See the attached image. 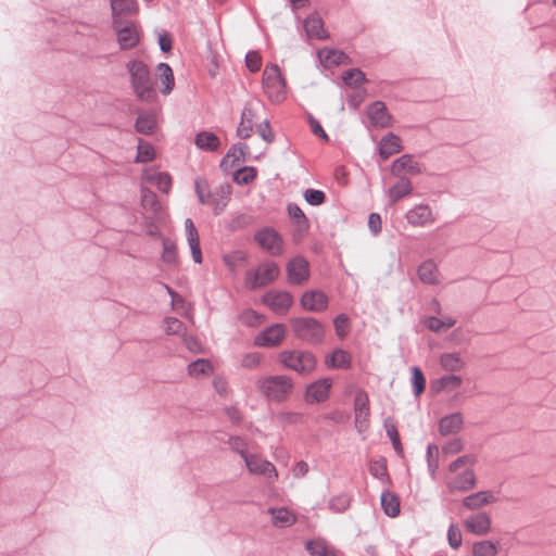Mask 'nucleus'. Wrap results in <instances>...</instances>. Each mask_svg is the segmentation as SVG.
Instances as JSON below:
<instances>
[{"mask_svg": "<svg viewBox=\"0 0 556 556\" xmlns=\"http://www.w3.org/2000/svg\"><path fill=\"white\" fill-rule=\"evenodd\" d=\"M319 58H321L327 65H339L348 59L345 53L338 50H324L319 52Z\"/></svg>", "mask_w": 556, "mask_h": 556, "instance_id": "8fccbe9b", "label": "nucleus"}, {"mask_svg": "<svg viewBox=\"0 0 556 556\" xmlns=\"http://www.w3.org/2000/svg\"><path fill=\"white\" fill-rule=\"evenodd\" d=\"M247 260V254L242 251H232L223 256V261L225 265L228 267L230 271H236L238 265L244 263Z\"/></svg>", "mask_w": 556, "mask_h": 556, "instance_id": "de8ad7c7", "label": "nucleus"}, {"mask_svg": "<svg viewBox=\"0 0 556 556\" xmlns=\"http://www.w3.org/2000/svg\"><path fill=\"white\" fill-rule=\"evenodd\" d=\"M243 460L251 473L265 476L269 481H274L278 478V472L275 466L258 455L249 454Z\"/></svg>", "mask_w": 556, "mask_h": 556, "instance_id": "ddd939ff", "label": "nucleus"}, {"mask_svg": "<svg viewBox=\"0 0 556 556\" xmlns=\"http://www.w3.org/2000/svg\"><path fill=\"white\" fill-rule=\"evenodd\" d=\"M194 188L199 202L212 206L215 214L224 211L231 194L230 185L222 184L210 190L207 181L200 178L195 180Z\"/></svg>", "mask_w": 556, "mask_h": 556, "instance_id": "f257e3e1", "label": "nucleus"}, {"mask_svg": "<svg viewBox=\"0 0 556 556\" xmlns=\"http://www.w3.org/2000/svg\"><path fill=\"white\" fill-rule=\"evenodd\" d=\"M198 148L206 151H214L219 146V139L213 132L202 131L195 136L194 140Z\"/></svg>", "mask_w": 556, "mask_h": 556, "instance_id": "72a5a7b5", "label": "nucleus"}, {"mask_svg": "<svg viewBox=\"0 0 556 556\" xmlns=\"http://www.w3.org/2000/svg\"><path fill=\"white\" fill-rule=\"evenodd\" d=\"M157 73L161 79V83L164 85L163 93H169L175 85L174 74L170 66L166 63H160L157 66Z\"/></svg>", "mask_w": 556, "mask_h": 556, "instance_id": "4c0bfd02", "label": "nucleus"}, {"mask_svg": "<svg viewBox=\"0 0 556 556\" xmlns=\"http://www.w3.org/2000/svg\"><path fill=\"white\" fill-rule=\"evenodd\" d=\"M402 150L401 140L399 136L393 132H389L383 136L379 143V154L382 160H387L392 154H395Z\"/></svg>", "mask_w": 556, "mask_h": 556, "instance_id": "a878e982", "label": "nucleus"}, {"mask_svg": "<svg viewBox=\"0 0 556 556\" xmlns=\"http://www.w3.org/2000/svg\"><path fill=\"white\" fill-rule=\"evenodd\" d=\"M154 148L150 143L143 140H139L136 161L140 163H147L154 160Z\"/></svg>", "mask_w": 556, "mask_h": 556, "instance_id": "09e8293b", "label": "nucleus"}, {"mask_svg": "<svg viewBox=\"0 0 556 556\" xmlns=\"http://www.w3.org/2000/svg\"><path fill=\"white\" fill-rule=\"evenodd\" d=\"M113 21L121 14H131L137 9L136 0H111Z\"/></svg>", "mask_w": 556, "mask_h": 556, "instance_id": "f704fd0d", "label": "nucleus"}, {"mask_svg": "<svg viewBox=\"0 0 556 556\" xmlns=\"http://www.w3.org/2000/svg\"><path fill=\"white\" fill-rule=\"evenodd\" d=\"M257 388L263 395L274 402H282L288 399L293 390L291 378L282 375L269 376L257 381Z\"/></svg>", "mask_w": 556, "mask_h": 556, "instance_id": "7ed1b4c3", "label": "nucleus"}, {"mask_svg": "<svg viewBox=\"0 0 556 556\" xmlns=\"http://www.w3.org/2000/svg\"><path fill=\"white\" fill-rule=\"evenodd\" d=\"M263 89L271 102L279 103L286 98V83L277 65H267L263 73Z\"/></svg>", "mask_w": 556, "mask_h": 556, "instance_id": "423d86ee", "label": "nucleus"}, {"mask_svg": "<svg viewBox=\"0 0 556 556\" xmlns=\"http://www.w3.org/2000/svg\"><path fill=\"white\" fill-rule=\"evenodd\" d=\"M256 177L254 167H243L233 174V181L238 185H248Z\"/></svg>", "mask_w": 556, "mask_h": 556, "instance_id": "3c124183", "label": "nucleus"}, {"mask_svg": "<svg viewBox=\"0 0 556 556\" xmlns=\"http://www.w3.org/2000/svg\"><path fill=\"white\" fill-rule=\"evenodd\" d=\"M213 370L211 363L207 359L200 358L189 364L188 372L192 377H199L201 375H208Z\"/></svg>", "mask_w": 556, "mask_h": 556, "instance_id": "c03bdc74", "label": "nucleus"}, {"mask_svg": "<svg viewBox=\"0 0 556 556\" xmlns=\"http://www.w3.org/2000/svg\"><path fill=\"white\" fill-rule=\"evenodd\" d=\"M325 364L332 369H346L351 367V355L342 349H337L326 357Z\"/></svg>", "mask_w": 556, "mask_h": 556, "instance_id": "cd10ccee", "label": "nucleus"}, {"mask_svg": "<svg viewBox=\"0 0 556 556\" xmlns=\"http://www.w3.org/2000/svg\"><path fill=\"white\" fill-rule=\"evenodd\" d=\"M495 502L496 497L491 491H479L465 496L462 500V506L469 510H477Z\"/></svg>", "mask_w": 556, "mask_h": 556, "instance_id": "5701e85b", "label": "nucleus"}, {"mask_svg": "<svg viewBox=\"0 0 556 556\" xmlns=\"http://www.w3.org/2000/svg\"><path fill=\"white\" fill-rule=\"evenodd\" d=\"M279 276V268L274 262H265L254 270L245 273L244 285L250 290L266 287L274 282Z\"/></svg>", "mask_w": 556, "mask_h": 556, "instance_id": "0eeeda50", "label": "nucleus"}, {"mask_svg": "<svg viewBox=\"0 0 556 556\" xmlns=\"http://www.w3.org/2000/svg\"><path fill=\"white\" fill-rule=\"evenodd\" d=\"M287 276L291 285H303L309 278L308 262L302 256L290 260L287 264Z\"/></svg>", "mask_w": 556, "mask_h": 556, "instance_id": "f8f14e48", "label": "nucleus"}, {"mask_svg": "<svg viewBox=\"0 0 556 556\" xmlns=\"http://www.w3.org/2000/svg\"><path fill=\"white\" fill-rule=\"evenodd\" d=\"M355 428L359 433L368 429L369 424V400L365 392H358L354 401Z\"/></svg>", "mask_w": 556, "mask_h": 556, "instance_id": "dca6fc26", "label": "nucleus"}, {"mask_svg": "<svg viewBox=\"0 0 556 556\" xmlns=\"http://www.w3.org/2000/svg\"><path fill=\"white\" fill-rule=\"evenodd\" d=\"M304 199L309 205L318 206L326 201V195L321 190L306 189L304 191Z\"/></svg>", "mask_w": 556, "mask_h": 556, "instance_id": "6e6d98bb", "label": "nucleus"}, {"mask_svg": "<svg viewBox=\"0 0 556 556\" xmlns=\"http://www.w3.org/2000/svg\"><path fill=\"white\" fill-rule=\"evenodd\" d=\"M342 79L345 85L356 87L365 81V75L361 70L352 68L343 74Z\"/></svg>", "mask_w": 556, "mask_h": 556, "instance_id": "864d4df0", "label": "nucleus"}, {"mask_svg": "<svg viewBox=\"0 0 556 556\" xmlns=\"http://www.w3.org/2000/svg\"><path fill=\"white\" fill-rule=\"evenodd\" d=\"M440 365L446 371H459L465 367V362L459 353H444L440 356Z\"/></svg>", "mask_w": 556, "mask_h": 556, "instance_id": "2f4dec72", "label": "nucleus"}, {"mask_svg": "<svg viewBox=\"0 0 556 556\" xmlns=\"http://www.w3.org/2000/svg\"><path fill=\"white\" fill-rule=\"evenodd\" d=\"M391 175L396 178H408L421 173L420 164L410 154H403L395 159L390 168Z\"/></svg>", "mask_w": 556, "mask_h": 556, "instance_id": "9b49d317", "label": "nucleus"}, {"mask_svg": "<svg viewBox=\"0 0 556 556\" xmlns=\"http://www.w3.org/2000/svg\"><path fill=\"white\" fill-rule=\"evenodd\" d=\"M351 504V497L348 494H339L333 496L328 502V507L336 514L345 511Z\"/></svg>", "mask_w": 556, "mask_h": 556, "instance_id": "49530a36", "label": "nucleus"}, {"mask_svg": "<svg viewBox=\"0 0 556 556\" xmlns=\"http://www.w3.org/2000/svg\"><path fill=\"white\" fill-rule=\"evenodd\" d=\"M268 513L273 517L274 525L280 528L290 527L296 521L295 515L286 507L269 508Z\"/></svg>", "mask_w": 556, "mask_h": 556, "instance_id": "c756f323", "label": "nucleus"}, {"mask_svg": "<svg viewBox=\"0 0 556 556\" xmlns=\"http://www.w3.org/2000/svg\"><path fill=\"white\" fill-rule=\"evenodd\" d=\"M141 205L143 210L151 213V217H157L161 211V203L154 192L149 189H141Z\"/></svg>", "mask_w": 556, "mask_h": 556, "instance_id": "7c9ffc66", "label": "nucleus"}, {"mask_svg": "<svg viewBox=\"0 0 556 556\" xmlns=\"http://www.w3.org/2000/svg\"><path fill=\"white\" fill-rule=\"evenodd\" d=\"M288 213L291 218L295 220L298 226L302 229H306L308 227V220L303 213V211L296 205V204H289L288 205Z\"/></svg>", "mask_w": 556, "mask_h": 556, "instance_id": "5fc2aeb1", "label": "nucleus"}, {"mask_svg": "<svg viewBox=\"0 0 556 556\" xmlns=\"http://www.w3.org/2000/svg\"><path fill=\"white\" fill-rule=\"evenodd\" d=\"M261 105L258 101L248 102L241 113V121L237 127V135L242 139L251 136L253 130V122L257 108Z\"/></svg>", "mask_w": 556, "mask_h": 556, "instance_id": "a211bd4d", "label": "nucleus"}, {"mask_svg": "<svg viewBox=\"0 0 556 556\" xmlns=\"http://www.w3.org/2000/svg\"><path fill=\"white\" fill-rule=\"evenodd\" d=\"M127 70L131 87L138 99L151 101L154 98V91L149 67L142 61L132 60L127 63Z\"/></svg>", "mask_w": 556, "mask_h": 556, "instance_id": "f03ea898", "label": "nucleus"}, {"mask_svg": "<svg viewBox=\"0 0 556 556\" xmlns=\"http://www.w3.org/2000/svg\"><path fill=\"white\" fill-rule=\"evenodd\" d=\"M477 478L472 468H467L446 481L450 492H468L476 488Z\"/></svg>", "mask_w": 556, "mask_h": 556, "instance_id": "4468645a", "label": "nucleus"}, {"mask_svg": "<svg viewBox=\"0 0 556 556\" xmlns=\"http://www.w3.org/2000/svg\"><path fill=\"white\" fill-rule=\"evenodd\" d=\"M427 466L430 477L434 480L439 469V447L435 444H429L426 452Z\"/></svg>", "mask_w": 556, "mask_h": 556, "instance_id": "58836bf2", "label": "nucleus"}, {"mask_svg": "<svg viewBox=\"0 0 556 556\" xmlns=\"http://www.w3.org/2000/svg\"><path fill=\"white\" fill-rule=\"evenodd\" d=\"M405 218L413 227H427L435 222V216L427 204L415 205L406 213Z\"/></svg>", "mask_w": 556, "mask_h": 556, "instance_id": "2eb2a0df", "label": "nucleus"}, {"mask_svg": "<svg viewBox=\"0 0 556 556\" xmlns=\"http://www.w3.org/2000/svg\"><path fill=\"white\" fill-rule=\"evenodd\" d=\"M113 27L117 34V42L122 50H128L138 45L140 35L134 23H123L119 18H115Z\"/></svg>", "mask_w": 556, "mask_h": 556, "instance_id": "1a4fd4ad", "label": "nucleus"}, {"mask_svg": "<svg viewBox=\"0 0 556 556\" xmlns=\"http://www.w3.org/2000/svg\"><path fill=\"white\" fill-rule=\"evenodd\" d=\"M291 328L298 339L308 344H318L324 341V326L313 317L293 318Z\"/></svg>", "mask_w": 556, "mask_h": 556, "instance_id": "20e7f679", "label": "nucleus"}, {"mask_svg": "<svg viewBox=\"0 0 556 556\" xmlns=\"http://www.w3.org/2000/svg\"><path fill=\"white\" fill-rule=\"evenodd\" d=\"M332 380L330 378L314 381L306 388L305 400L307 403H320L328 399Z\"/></svg>", "mask_w": 556, "mask_h": 556, "instance_id": "aec40b11", "label": "nucleus"}, {"mask_svg": "<svg viewBox=\"0 0 556 556\" xmlns=\"http://www.w3.org/2000/svg\"><path fill=\"white\" fill-rule=\"evenodd\" d=\"M448 544L453 548H458L462 545V531L458 526L452 523L447 530Z\"/></svg>", "mask_w": 556, "mask_h": 556, "instance_id": "052dcab7", "label": "nucleus"}, {"mask_svg": "<svg viewBox=\"0 0 556 556\" xmlns=\"http://www.w3.org/2000/svg\"><path fill=\"white\" fill-rule=\"evenodd\" d=\"M463 416L459 413H454L443 417L439 422V431L442 435L454 434L463 427Z\"/></svg>", "mask_w": 556, "mask_h": 556, "instance_id": "bb28decb", "label": "nucleus"}, {"mask_svg": "<svg viewBox=\"0 0 556 556\" xmlns=\"http://www.w3.org/2000/svg\"><path fill=\"white\" fill-rule=\"evenodd\" d=\"M149 180L162 192H168L172 187V178L167 173H155L149 177Z\"/></svg>", "mask_w": 556, "mask_h": 556, "instance_id": "603ef678", "label": "nucleus"}, {"mask_svg": "<svg viewBox=\"0 0 556 556\" xmlns=\"http://www.w3.org/2000/svg\"><path fill=\"white\" fill-rule=\"evenodd\" d=\"M257 132L267 143H271L275 139L273 130L269 126V122L267 119L258 125Z\"/></svg>", "mask_w": 556, "mask_h": 556, "instance_id": "774afa93", "label": "nucleus"}, {"mask_svg": "<svg viewBox=\"0 0 556 556\" xmlns=\"http://www.w3.org/2000/svg\"><path fill=\"white\" fill-rule=\"evenodd\" d=\"M287 328L282 324H275L255 337L254 343L257 346H276L285 338Z\"/></svg>", "mask_w": 556, "mask_h": 556, "instance_id": "f3484780", "label": "nucleus"}, {"mask_svg": "<svg viewBox=\"0 0 556 556\" xmlns=\"http://www.w3.org/2000/svg\"><path fill=\"white\" fill-rule=\"evenodd\" d=\"M240 319L243 324L250 327L258 326L262 323V316L253 309L244 311L241 314Z\"/></svg>", "mask_w": 556, "mask_h": 556, "instance_id": "0e129e2a", "label": "nucleus"}, {"mask_svg": "<svg viewBox=\"0 0 556 556\" xmlns=\"http://www.w3.org/2000/svg\"><path fill=\"white\" fill-rule=\"evenodd\" d=\"M418 278L421 282L427 285H437L439 283L438 279V268L433 261L427 260L422 262L417 270Z\"/></svg>", "mask_w": 556, "mask_h": 556, "instance_id": "c85d7f7f", "label": "nucleus"}, {"mask_svg": "<svg viewBox=\"0 0 556 556\" xmlns=\"http://www.w3.org/2000/svg\"><path fill=\"white\" fill-rule=\"evenodd\" d=\"M247 152H249L248 144H245V143L235 144L229 149V151L226 154V156L224 157L222 164H224L225 162H228L229 160H231L232 165L239 161L244 162V155Z\"/></svg>", "mask_w": 556, "mask_h": 556, "instance_id": "a18cd8bd", "label": "nucleus"}, {"mask_svg": "<svg viewBox=\"0 0 556 556\" xmlns=\"http://www.w3.org/2000/svg\"><path fill=\"white\" fill-rule=\"evenodd\" d=\"M135 127L138 132L150 135L155 130L156 118L153 114H139Z\"/></svg>", "mask_w": 556, "mask_h": 556, "instance_id": "e433bc0d", "label": "nucleus"}, {"mask_svg": "<svg viewBox=\"0 0 556 556\" xmlns=\"http://www.w3.org/2000/svg\"><path fill=\"white\" fill-rule=\"evenodd\" d=\"M245 64L251 72H257L262 64V58L256 51H250L245 55Z\"/></svg>", "mask_w": 556, "mask_h": 556, "instance_id": "69168bd1", "label": "nucleus"}, {"mask_svg": "<svg viewBox=\"0 0 556 556\" xmlns=\"http://www.w3.org/2000/svg\"><path fill=\"white\" fill-rule=\"evenodd\" d=\"M497 552V543H494L490 540L476 542L472 545L473 556H495Z\"/></svg>", "mask_w": 556, "mask_h": 556, "instance_id": "ea45409f", "label": "nucleus"}, {"mask_svg": "<svg viewBox=\"0 0 556 556\" xmlns=\"http://www.w3.org/2000/svg\"><path fill=\"white\" fill-rule=\"evenodd\" d=\"M164 324H165V331L168 334H178V333L184 332V330H185L184 324L175 317L165 318Z\"/></svg>", "mask_w": 556, "mask_h": 556, "instance_id": "680f3d73", "label": "nucleus"}, {"mask_svg": "<svg viewBox=\"0 0 556 556\" xmlns=\"http://www.w3.org/2000/svg\"><path fill=\"white\" fill-rule=\"evenodd\" d=\"M381 506L386 515L390 517H396L400 514L399 497L390 491L382 492Z\"/></svg>", "mask_w": 556, "mask_h": 556, "instance_id": "473e14b6", "label": "nucleus"}, {"mask_svg": "<svg viewBox=\"0 0 556 556\" xmlns=\"http://www.w3.org/2000/svg\"><path fill=\"white\" fill-rule=\"evenodd\" d=\"M413 192V185L409 178H397L393 186L386 190V195L391 203H396L401 199Z\"/></svg>", "mask_w": 556, "mask_h": 556, "instance_id": "b1692460", "label": "nucleus"}, {"mask_svg": "<svg viewBox=\"0 0 556 556\" xmlns=\"http://www.w3.org/2000/svg\"><path fill=\"white\" fill-rule=\"evenodd\" d=\"M367 116L372 126L386 128L391 125V115L382 101H375L367 109Z\"/></svg>", "mask_w": 556, "mask_h": 556, "instance_id": "4be33fe9", "label": "nucleus"}, {"mask_svg": "<svg viewBox=\"0 0 556 556\" xmlns=\"http://www.w3.org/2000/svg\"><path fill=\"white\" fill-rule=\"evenodd\" d=\"M279 361L283 367L300 375H308L316 367V358L313 353L302 350H286L280 352Z\"/></svg>", "mask_w": 556, "mask_h": 556, "instance_id": "39448f33", "label": "nucleus"}, {"mask_svg": "<svg viewBox=\"0 0 556 556\" xmlns=\"http://www.w3.org/2000/svg\"><path fill=\"white\" fill-rule=\"evenodd\" d=\"M413 387L416 396L420 395L426 388V378L418 367H413Z\"/></svg>", "mask_w": 556, "mask_h": 556, "instance_id": "13d9d810", "label": "nucleus"}, {"mask_svg": "<svg viewBox=\"0 0 556 556\" xmlns=\"http://www.w3.org/2000/svg\"><path fill=\"white\" fill-rule=\"evenodd\" d=\"M305 33L308 38L323 40L328 38V33L324 28V22L316 13L308 15L304 22Z\"/></svg>", "mask_w": 556, "mask_h": 556, "instance_id": "393cba45", "label": "nucleus"}, {"mask_svg": "<svg viewBox=\"0 0 556 556\" xmlns=\"http://www.w3.org/2000/svg\"><path fill=\"white\" fill-rule=\"evenodd\" d=\"M464 526L472 534L484 535L491 530V517L485 511H478L467 517Z\"/></svg>", "mask_w": 556, "mask_h": 556, "instance_id": "412c9836", "label": "nucleus"}, {"mask_svg": "<svg viewBox=\"0 0 556 556\" xmlns=\"http://www.w3.org/2000/svg\"><path fill=\"white\" fill-rule=\"evenodd\" d=\"M369 471L375 478L382 480L387 477V465L383 460L371 462Z\"/></svg>", "mask_w": 556, "mask_h": 556, "instance_id": "338daca9", "label": "nucleus"}, {"mask_svg": "<svg viewBox=\"0 0 556 556\" xmlns=\"http://www.w3.org/2000/svg\"><path fill=\"white\" fill-rule=\"evenodd\" d=\"M300 304L305 311L323 312L328 306V296L320 290H308L302 294Z\"/></svg>", "mask_w": 556, "mask_h": 556, "instance_id": "6ab92c4d", "label": "nucleus"}, {"mask_svg": "<svg viewBox=\"0 0 556 556\" xmlns=\"http://www.w3.org/2000/svg\"><path fill=\"white\" fill-rule=\"evenodd\" d=\"M305 547L311 556H336L334 549L329 547L327 543L321 540L308 541Z\"/></svg>", "mask_w": 556, "mask_h": 556, "instance_id": "c9c22d12", "label": "nucleus"}, {"mask_svg": "<svg viewBox=\"0 0 556 556\" xmlns=\"http://www.w3.org/2000/svg\"><path fill=\"white\" fill-rule=\"evenodd\" d=\"M262 301L276 314L285 315L293 303V296L288 291L271 290L263 295Z\"/></svg>", "mask_w": 556, "mask_h": 556, "instance_id": "9d476101", "label": "nucleus"}, {"mask_svg": "<svg viewBox=\"0 0 556 556\" xmlns=\"http://www.w3.org/2000/svg\"><path fill=\"white\" fill-rule=\"evenodd\" d=\"M163 252L162 261L168 265L177 264L178 254L177 248L174 241L167 238L162 239Z\"/></svg>", "mask_w": 556, "mask_h": 556, "instance_id": "a19ab883", "label": "nucleus"}, {"mask_svg": "<svg viewBox=\"0 0 556 556\" xmlns=\"http://www.w3.org/2000/svg\"><path fill=\"white\" fill-rule=\"evenodd\" d=\"M336 333L339 338H344L349 331V317L345 314L338 315L333 320Z\"/></svg>", "mask_w": 556, "mask_h": 556, "instance_id": "bf43d9fd", "label": "nucleus"}, {"mask_svg": "<svg viewBox=\"0 0 556 556\" xmlns=\"http://www.w3.org/2000/svg\"><path fill=\"white\" fill-rule=\"evenodd\" d=\"M462 382H463V380L459 376L446 375V376H443L442 378H440L435 382L433 388H435L437 390L453 391V390H456L457 388H459L462 386Z\"/></svg>", "mask_w": 556, "mask_h": 556, "instance_id": "37998d69", "label": "nucleus"}, {"mask_svg": "<svg viewBox=\"0 0 556 556\" xmlns=\"http://www.w3.org/2000/svg\"><path fill=\"white\" fill-rule=\"evenodd\" d=\"M254 239L257 244L271 256H278L282 254L283 241L275 229L264 227L255 233Z\"/></svg>", "mask_w": 556, "mask_h": 556, "instance_id": "6e6552de", "label": "nucleus"}, {"mask_svg": "<svg viewBox=\"0 0 556 556\" xmlns=\"http://www.w3.org/2000/svg\"><path fill=\"white\" fill-rule=\"evenodd\" d=\"M228 444L230 448L238 453L243 459L249 455L247 444L240 437H230Z\"/></svg>", "mask_w": 556, "mask_h": 556, "instance_id": "e2e57ef3", "label": "nucleus"}, {"mask_svg": "<svg viewBox=\"0 0 556 556\" xmlns=\"http://www.w3.org/2000/svg\"><path fill=\"white\" fill-rule=\"evenodd\" d=\"M187 233V241H188V244L190 247V250H191V254H192V260L194 261V263L197 264H201L202 263V252H201V248H200V238H199V233H198V230H190Z\"/></svg>", "mask_w": 556, "mask_h": 556, "instance_id": "79ce46f5", "label": "nucleus"}, {"mask_svg": "<svg viewBox=\"0 0 556 556\" xmlns=\"http://www.w3.org/2000/svg\"><path fill=\"white\" fill-rule=\"evenodd\" d=\"M476 460L477 459L473 455H463L448 465V471L451 473H456L460 468L465 466H472Z\"/></svg>", "mask_w": 556, "mask_h": 556, "instance_id": "4d7b16f0", "label": "nucleus"}]
</instances>
